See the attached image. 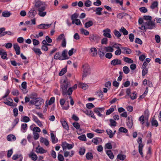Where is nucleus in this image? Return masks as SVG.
<instances>
[{
  "mask_svg": "<svg viewBox=\"0 0 161 161\" xmlns=\"http://www.w3.org/2000/svg\"><path fill=\"white\" fill-rule=\"evenodd\" d=\"M69 84V82L66 80H64L61 83L60 90L63 96L66 97L67 95H71L73 91L72 89H75L77 88V85L75 84L73 87H69L68 89V87L70 86Z\"/></svg>",
  "mask_w": 161,
  "mask_h": 161,
  "instance_id": "obj_1",
  "label": "nucleus"
},
{
  "mask_svg": "<svg viewBox=\"0 0 161 161\" xmlns=\"http://www.w3.org/2000/svg\"><path fill=\"white\" fill-rule=\"evenodd\" d=\"M44 101L43 99L40 97L33 98L30 102V105H34L36 106V108L39 109L41 108L40 107L41 105L43 103Z\"/></svg>",
  "mask_w": 161,
  "mask_h": 161,
  "instance_id": "obj_2",
  "label": "nucleus"
},
{
  "mask_svg": "<svg viewBox=\"0 0 161 161\" xmlns=\"http://www.w3.org/2000/svg\"><path fill=\"white\" fill-rule=\"evenodd\" d=\"M83 68V73L82 76V79L87 76L90 74V67L87 64H85L82 65Z\"/></svg>",
  "mask_w": 161,
  "mask_h": 161,
  "instance_id": "obj_3",
  "label": "nucleus"
},
{
  "mask_svg": "<svg viewBox=\"0 0 161 161\" xmlns=\"http://www.w3.org/2000/svg\"><path fill=\"white\" fill-rule=\"evenodd\" d=\"M67 98L65 99L64 98H61L60 99L59 103L62 108L63 110H67L69 109V101H67L66 103V101L67 98H68V97H66Z\"/></svg>",
  "mask_w": 161,
  "mask_h": 161,
  "instance_id": "obj_4",
  "label": "nucleus"
},
{
  "mask_svg": "<svg viewBox=\"0 0 161 161\" xmlns=\"http://www.w3.org/2000/svg\"><path fill=\"white\" fill-rule=\"evenodd\" d=\"M35 6L37 8L38 11L45 10V6L43 5L42 2L39 0H36L35 2Z\"/></svg>",
  "mask_w": 161,
  "mask_h": 161,
  "instance_id": "obj_5",
  "label": "nucleus"
},
{
  "mask_svg": "<svg viewBox=\"0 0 161 161\" xmlns=\"http://www.w3.org/2000/svg\"><path fill=\"white\" fill-rule=\"evenodd\" d=\"M145 23L144 27L147 29H152L155 27L154 22L152 21H146Z\"/></svg>",
  "mask_w": 161,
  "mask_h": 161,
  "instance_id": "obj_6",
  "label": "nucleus"
},
{
  "mask_svg": "<svg viewBox=\"0 0 161 161\" xmlns=\"http://www.w3.org/2000/svg\"><path fill=\"white\" fill-rule=\"evenodd\" d=\"M62 146L63 148V149L64 151L66 150L67 148L69 150L72 148L74 146V145L69 144L66 142H64L62 143Z\"/></svg>",
  "mask_w": 161,
  "mask_h": 161,
  "instance_id": "obj_7",
  "label": "nucleus"
},
{
  "mask_svg": "<svg viewBox=\"0 0 161 161\" xmlns=\"http://www.w3.org/2000/svg\"><path fill=\"white\" fill-rule=\"evenodd\" d=\"M105 110L104 107L102 108H95L94 109V112L99 117L102 116V114L100 113L103 112Z\"/></svg>",
  "mask_w": 161,
  "mask_h": 161,
  "instance_id": "obj_8",
  "label": "nucleus"
},
{
  "mask_svg": "<svg viewBox=\"0 0 161 161\" xmlns=\"http://www.w3.org/2000/svg\"><path fill=\"white\" fill-rule=\"evenodd\" d=\"M99 38V37L96 35L92 34L90 35L89 37V39L91 42L95 41L97 42Z\"/></svg>",
  "mask_w": 161,
  "mask_h": 161,
  "instance_id": "obj_9",
  "label": "nucleus"
},
{
  "mask_svg": "<svg viewBox=\"0 0 161 161\" xmlns=\"http://www.w3.org/2000/svg\"><path fill=\"white\" fill-rule=\"evenodd\" d=\"M110 64L111 65L115 66L117 65H121V61L120 60L116 58L111 61Z\"/></svg>",
  "mask_w": 161,
  "mask_h": 161,
  "instance_id": "obj_10",
  "label": "nucleus"
},
{
  "mask_svg": "<svg viewBox=\"0 0 161 161\" xmlns=\"http://www.w3.org/2000/svg\"><path fill=\"white\" fill-rule=\"evenodd\" d=\"M36 11L34 8L31 9L28 13L27 15L28 17L31 18H33L36 14Z\"/></svg>",
  "mask_w": 161,
  "mask_h": 161,
  "instance_id": "obj_11",
  "label": "nucleus"
},
{
  "mask_svg": "<svg viewBox=\"0 0 161 161\" xmlns=\"http://www.w3.org/2000/svg\"><path fill=\"white\" fill-rule=\"evenodd\" d=\"M103 35L105 37H106L109 38H111L112 36L110 34L111 32V30L110 29H107L103 30Z\"/></svg>",
  "mask_w": 161,
  "mask_h": 161,
  "instance_id": "obj_12",
  "label": "nucleus"
},
{
  "mask_svg": "<svg viewBox=\"0 0 161 161\" xmlns=\"http://www.w3.org/2000/svg\"><path fill=\"white\" fill-rule=\"evenodd\" d=\"M126 125L129 128H131L133 125L132 117H128L126 120Z\"/></svg>",
  "mask_w": 161,
  "mask_h": 161,
  "instance_id": "obj_13",
  "label": "nucleus"
},
{
  "mask_svg": "<svg viewBox=\"0 0 161 161\" xmlns=\"http://www.w3.org/2000/svg\"><path fill=\"white\" fill-rule=\"evenodd\" d=\"M36 152L37 153L43 154L47 152V151L45 150L42 147H40V145H39L38 147L36 148Z\"/></svg>",
  "mask_w": 161,
  "mask_h": 161,
  "instance_id": "obj_14",
  "label": "nucleus"
},
{
  "mask_svg": "<svg viewBox=\"0 0 161 161\" xmlns=\"http://www.w3.org/2000/svg\"><path fill=\"white\" fill-rule=\"evenodd\" d=\"M51 25L52 24H46L42 23L39 25L38 26L37 28L39 29H47L50 27Z\"/></svg>",
  "mask_w": 161,
  "mask_h": 161,
  "instance_id": "obj_15",
  "label": "nucleus"
},
{
  "mask_svg": "<svg viewBox=\"0 0 161 161\" xmlns=\"http://www.w3.org/2000/svg\"><path fill=\"white\" fill-rule=\"evenodd\" d=\"M14 48L16 52V54L19 55L20 54V47L17 43L13 45Z\"/></svg>",
  "mask_w": 161,
  "mask_h": 161,
  "instance_id": "obj_16",
  "label": "nucleus"
},
{
  "mask_svg": "<svg viewBox=\"0 0 161 161\" xmlns=\"http://www.w3.org/2000/svg\"><path fill=\"white\" fill-rule=\"evenodd\" d=\"M40 141L41 143H43L47 147L49 145V142L48 140L45 138L41 137L40 138Z\"/></svg>",
  "mask_w": 161,
  "mask_h": 161,
  "instance_id": "obj_17",
  "label": "nucleus"
},
{
  "mask_svg": "<svg viewBox=\"0 0 161 161\" xmlns=\"http://www.w3.org/2000/svg\"><path fill=\"white\" fill-rule=\"evenodd\" d=\"M120 33H122L124 35L126 36L128 34L129 32L123 26H121L119 29Z\"/></svg>",
  "mask_w": 161,
  "mask_h": 161,
  "instance_id": "obj_18",
  "label": "nucleus"
},
{
  "mask_svg": "<svg viewBox=\"0 0 161 161\" xmlns=\"http://www.w3.org/2000/svg\"><path fill=\"white\" fill-rule=\"evenodd\" d=\"M30 121V119L29 117L26 116H21L20 121L25 123H27Z\"/></svg>",
  "mask_w": 161,
  "mask_h": 161,
  "instance_id": "obj_19",
  "label": "nucleus"
},
{
  "mask_svg": "<svg viewBox=\"0 0 161 161\" xmlns=\"http://www.w3.org/2000/svg\"><path fill=\"white\" fill-rule=\"evenodd\" d=\"M54 58L56 60L59 59L61 60H64L63 58L61 56V53L59 52H58L55 54Z\"/></svg>",
  "mask_w": 161,
  "mask_h": 161,
  "instance_id": "obj_20",
  "label": "nucleus"
},
{
  "mask_svg": "<svg viewBox=\"0 0 161 161\" xmlns=\"http://www.w3.org/2000/svg\"><path fill=\"white\" fill-rule=\"evenodd\" d=\"M29 157L32 160L34 161H36L37 159V156L35 154V153L31 152L29 154Z\"/></svg>",
  "mask_w": 161,
  "mask_h": 161,
  "instance_id": "obj_21",
  "label": "nucleus"
},
{
  "mask_svg": "<svg viewBox=\"0 0 161 161\" xmlns=\"http://www.w3.org/2000/svg\"><path fill=\"white\" fill-rule=\"evenodd\" d=\"M7 138V140L9 141H15L16 139L15 136L13 134H10L8 135Z\"/></svg>",
  "mask_w": 161,
  "mask_h": 161,
  "instance_id": "obj_22",
  "label": "nucleus"
},
{
  "mask_svg": "<svg viewBox=\"0 0 161 161\" xmlns=\"http://www.w3.org/2000/svg\"><path fill=\"white\" fill-rule=\"evenodd\" d=\"M106 153L110 159H113L114 158V155L113 154V153L111 150H107L106 151Z\"/></svg>",
  "mask_w": 161,
  "mask_h": 161,
  "instance_id": "obj_23",
  "label": "nucleus"
},
{
  "mask_svg": "<svg viewBox=\"0 0 161 161\" xmlns=\"http://www.w3.org/2000/svg\"><path fill=\"white\" fill-rule=\"evenodd\" d=\"M158 2L157 1H155L153 2L150 6V8L152 9H155L158 8Z\"/></svg>",
  "mask_w": 161,
  "mask_h": 161,
  "instance_id": "obj_24",
  "label": "nucleus"
},
{
  "mask_svg": "<svg viewBox=\"0 0 161 161\" xmlns=\"http://www.w3.org/2000/svg\"><path fill=\"white\" fill-rule=\"evenodd\" d=\"M27 129V125L26 123L22 124L21 126V131L25 133Z\"/></svg>",
  "mask_w": 161,
  "mask_h": 161,
  "instance_id": "obj_25",
  "label": "nucleus"
},
{
  "mask_svg": "<svg viewBox=\"0 0 161 161\" xmlns=\"http://www.w3.org/2000/svg\"><path fill=\"white\" fill-rule=\"evenodd\" d=\"M102 141V140L101 138L97 137L93 138L92 140V142L95 145L98 144L99 142Z\"/></svg>",
  "mask_w": 161,
  "mask_h": 161,
  "instance_id": "obj_26",
  "label": "nucleus"
},
{
  "mask_svg": "<svg viewBox=\"0 0 161 161\" xmlns=\"http://www.w3.org/2000/svg\"><path fill=\"white\" fill-rule=\"evenodd\" d=\"M143 146L144 145L142 143L139 144V152L140 154L141 155V156L142 157H143L142 153V149Z\"/></svg>",
  "mask_w": 161,
  "mask_h": 161,
  "instance_id": "obj_27",
  "label": "nucleus"
},
{
  "mask_svg": "<svg viewBox=\"0 0 161 161\" xmlns=\"http://www.w3.org/2000/svg\"><path fill=\"white\" fill-rule=\"evenodd\" d=\"M52 142L55 144L56 143L58 142V139L56 138L55 136H54V134L52 132L50 134Z\"/></svg>",
  "mask_w": 161,
  "mask_h": 161,
  "instance_id": "obj_28",
  "label": "nucleus"
},
{
  "mask_svg": "<svg viewBox=\"0 0 161 161\" xmlns=\"http://www.w3.org/2000/svg\"><path fill=\"white\" fill-rule=\"evenodd\" d=\"M68 51L67 50H64L62 53V56L63 58L64 59H67L69 58V57L67 55Z\"/></svg>",
  "mask_w": 161,
  "mask_h": 161,
  "instance_id": "obj_29",
  "label": "nucleus"
},
{
  "mask_svg": "<svg viewBox=\"0 0 161 161\" xmlns=\"http://www.w3.org/2000/svg\"><path fill=\"white\" fill-rule=\"evenodd\" d=\"M61 122L63 128L67 130H69V127L66 122L65 120H64L61 121Z\"/></svg>",
  "mask_w": 161,
  "mask_h": 161,
  "instance_id": "obj_30",
  "label": "nucleus"
},
{
  "mask_svg": "<svg viewBox=\"0 0 161 161\" xmlns=\"http://www.w3.org/2000/svg\"><path fill=\"white\" fill-rule=\"evenodd\" d=\"M78 86L84 90H86L88 87V85L84 83H80L79 84Z\"/></svg>",
  "mask_w": 161,
  "mask_h": 161,
  "instance_id": "obj_31",
  "label": "nucleus"
},
{
  "mask_svg": "<svg viewBox=\"0 0 161 161\" xmlns=\"http://www.w3.org/2000/svg\"><path fill=\"white\" fill-rule=\"evenodd\" d=\"M90 51L91 53H92V56H95L97 54V49L95 47H92L90 49Z\"/></svg>",
  "mask_w": 161,
  "mask_h": 161,
  "instance_id": "obj_32",
  "label": "nucleus"
},
{
  "mask_svg": "<svg viewBox=\"0 0 161 161\" xmlns=\"http://www.w3.org/2000/svg\"><path fill=\"white\" fill-rule=\"evenodd\" d=\"M102 8L101 7H98L95 10H94V12H96V14L98 15H101L102 14L101 11L103 10Z\"/></svg>",
  "mask_w": 161,
  "mask_h": 161,
  "instance_id": "obj_33",
  "label": "nucleus"
},
{
  "mask_svg": "<svg viewBox=\"0 0 161 161\" xmlns=\"http://www.w3.org/2000/svg\"><path fill=\"white\" fill-rule=\"evenodd\" d=\"M124 61L125 62L131 64L133 63L134 61L132 60L131 58H128L127 57H125L123 58Z\"/></svg>",
  "mask_w": 161,
  "mask_h": 161,
  "instance_id": "obj_34",
  "label": "nucleus"
},
{
  "mask_svg": "<svg viewBox=\"0 0 161 161\" xmlns=\"http://www.w3.org/2000/svg\"><path fill=\"white\" fill-rule=\"evenodd\" d=\"M78 15L79 14L76 13H75L71 15V19L72 20V23L73 24H74L75 21L74 20L78 17Z\"/></svg>",
  "mask_w": 161,
  "mask_h": 161,
  "instance_id": "obj_35",
  "label": "nucleus"
},
{
  "mask_svg": "<svg viewBox=\"0 0 161 161\" xmlns=\"http://www.w3.org/2000/svg\"><path fill=\"white\" fill-rule=\"evenodd\" d=\"M20 161H22L23 157L22 156V155L21 154H15L13 155V156L12 157V159L14 160H16L18 158H20Z\"/></svg>",
  "mask_w": 161,
  "mask_h": 161,
  "instance_id": "obj_36",
  "label": "nucleus"
},
{
  "mask_svg": "<svg viewBox=\"0 0 161 161\" xmlns=\"http://www.w3.org/2000/svg\"><path fill=\"white\" fill-rule=\"evenodd\" d=\"M114 35L118 38H119L121 36V34L120 32L116 30H115L114 31Z\"/></svg>",
  "mask_w": 161,
  "mask_h": 161,
  "instance_id": "obj_37",
  "label": "nucleus"
},
{
  "mask_svg": "<svg viewBox=\"0 0 161 161\" xmlns=\"http://www.w3.org/2000/svg\"><path fill=\"white\" fill-rule=\"evenodd\" d=\"M86 157L88 160H91L93 158L92 154L91 153H87L86 154Z\"/></svg>",
  "mask_w": 161,
  "mask_h": 161,
  "instance_id": "obj_38",
  "label": "nucleus"
},
{
  "mask_svg": "<svg viewBox=\"0 0 161 161\" xmlns=\"http://www.w3.org/2000/svg\"><path fill=\"white\" fill-rule=\"evenodd\" d=\"M11 14V13L8 11H3L2 12V16L4 17H8Z\"/></svg>",
  "mask_w": 161,
  "mask_h": 161,
  "instance_id": "obj_39",
  "label": "nucleus"
},
{
  "mask_svg": "<svg viewBox=\"0 0 161 161\" xmlns=\"http://www.w3.org/2000/svg\"><path fill=\"white\" fill-rule=\"evenodd\" d=\"M104 49L105 50L106 52H113L114 50L112 47L110 46L105 47Z\"/></svg>",
  "mask_w": 161,
  "mask_h": 161,
  "instance_id": "obj_40",
  "label": "nucleus"
},
{
  "mask_svg": "<svg viewBox=\"0 0 161 161\" xmlns=\"http://www.w3.org/2000/svg\"><path fill=\"white\" fill-rule=\"evenodd\" d=\"M93 22L92 21H89L86 23L85 25V27L86 28H88L92 25Z\"/></svg>",
  "mask_w": 161,
  "mask_h": 161,
  "instance_id": "obj_41",
  "label": "nucleus"
},
{
  "mask_svg": "<svg viewBox=\"0 0 161 161\" xmlns=\"http://www.w3.org/2000/svg\"><path fill=\"white\" fill-rule=\"evenodd\" d=\"M107 134L109 136V137L110 138H112L113 136V134L112 131L110 129H107L106 131Z\"/></svg>",
  "mask_w": 161,
  "mask_h": 161,
  "instance_id": "obj_42",
  "label": "nucleus"
},
{
  "mask_svg": "<svg viewBox=\"0 0 161 161\" xmlns=\"http://www.w3.org/2000/svg\"><path fill=\"white\" fill-rule=\"evenodd\" d=\"M67 67L62 69L61 71L59 72V75L60 76H62L65 74L67 71Z\"/></svg>",
  "mask_w": 161,
  "mask_h": 161,
  "instance_id": "obj_43",
  "label": "nucleus"
},
{
  "mask_svg": "<svg viewBox=\"0 0 161 161\" xmlns=\"http://www.w3.org/2000/svg\"><path fill=\"white\" fill-rule=\"evenodd\" d=\"M119 131L120 132L124 133H127L128 132V130L125 128L121 127H120L119 129Z\"/></svg>",
  "mask_w": 161,
  "mask_h": 161,
  "instance_id": "obj_44",
  "label": "nucleus"
},
{
  "mask_svg": "<svg viewBox=\"0 0 161 161\" xmlns=\"http://www.w3.org/2000/svg\"><path fill=\"white\" fill-rule=\"evenodd\" d=\"M151 125L152 126L157 127L158 125V123L157 120L153 119L151 122Z\"/></svg>",
  "mask_w": 161,
  "mask_h": 161,
  "instance_id": "obj_45",
  "label": "nucleus"
},
{
  "mask_svg": "<svg viewBox=\"0 0 161 161\" xmlns=\"http://www.w3.org/2000/svg\"><path fill=\"white\" fill-rule=\"evenodd\" d=\"M123 70L124 73L125 74H128L130 71L128 67L126 66H124L123 68Z\"/></svg>",
  "mask_w": 161,
  "mask_h": 161,
  "instance_id": "obj_46",
  "label": "nucleus"
},
{
  "mask_svg": "<svg viewBox=\"0 0 161 161\" xmlns=\"http://www.w3.org/2000/svg\"><path fill=\"white\" fill-rule=\"evenodd\" d=\"M32 49L36 54H37L39 55H40L42 53L40 49L39 48H34Z\"/></svg>",
  "mask_w": 161,
  "mask_h": 161,
  "instance_id": "obj_47",
  "label": "nucleus"
},
{
  "mask_svg": "<svg viewBox=\"0 0 161 161\" xmlns=\"http://www.w3.org/2000/svg\"><path fill=\"white\" fill-rule=\"evenodd\" d=\"M132 95H130V97L132 100H134L136 98L137 93L136 91L133 92H132Z\"/></svg>",
  "mask_w": 161,
  "mask_h": 161,
  "instance_id": "obj_48",
  "label": "nucleus"
},
{
  "mask_svg": "<svg viewBox=\"0 0 161 161\" xmlns=\"http://www.w3.org/2000/svg\"><path fill=\"white\" fill-rule=\"evenodd\" d=\"M126 156L125 155L119 154L118 155L117 158L118 159L124 160Z\"/></svg>",
  "mask_w": 161,
  "mask_h": 161,
  "instance_id": "obj_49",
  "label": "nucleus"
},
{
  "mask_svg": "<svg viewBox=\"0 0 161 161\" xmlns=\"http://www.w3.org/2000/svg\"><path fill=\"white\" fill-rule=\"evenodd\" d=\"M109 121L110 122V124H109V125L111 126H115L117 124V122L114 120L113 119H110Z\"/></svg>",
  "mask_w": 161,
  "mask_h": 161,
  "instance_id": "obj_50",
  "label": "nucleus"
},
{
  "mask_svg": "<svg viewBox=\"0 0 161 161\" xmlns=\"http://www.w3.org/2000/svg\"><path fill=\"white\" fill-rule=\"evenodd\" d=\"M78 139L82 141H86V137L85 135H82L78 137Z\"/></svg>",
  "mask_w": 161,
  "mask_h": 161,
  "instance_id": "obj_51",
  "label": "nucleus"
},
{
  "mask_svg": "<svg viewBox=\"0 0 161 161\" xmlns=\"http://www.w3.org/2000/svg\"><path fill=\"white\" fill-rule=\"evenodd\" d=\"M44 10H41L38 11H39L38 14L41 17H44L47 14L46 12H43Z\"/></svg>",
  "mask_w": 161,
  "mask_h": 161,
  "instance_id": "obj_52",
  "label": "nucleus"
},
{
  "mask_svg": "<svg viewBox=\"0 0 161 161\" xmlns=\"http://www.w3.org/2000/svg\"><path fill=\"white\" fill-rule=\"evenodd\" d=\"M72 125L74 127H75L76 129L79 130L80 128V124L78 122H74Z\"/></svg>",
  "mask_w": 161,
  "mask_h": 161,
  "instance_id": "obj_53",
  "label": "nucleus"
},
{
  "mask_svg": "<svg viewBox=\"0 0 161 161\" xmlns=\"http://www.w3.org/2000/svg\"><path fill=\"white\" fill-rule=\"evenodd\" d=\"M86 149L84 147L80 148L79 151V153L80 155H84Z\"/></svg>",
  "mask_w": 161,
  "mask_h": 161,
  "instance_id": "obj_54",
  "label": "nucleus"
},
{
  "mask_svg": "<svg viewBox=\"0 0 161 161\" xmlns=\"http://www.w3.org/2000/svg\"><path fill=\"white\" fill-rule=\"evenodd\" d=\"M114 108H110L109 109L107 110L106 114L107 115H109L113 112H114Z\"/></svg>",
  "mask_w": 161,
  "mask_h": 161,
  "instance_id": "obj_55",
  "label": "nucleus"
},
{
  "mask_svg": "<svg viewBox=\"0 0 161 161\" xmlns=\"http://www.w3.org/2000/svg\"><path fill=\"white\" fill-rule=\"evenodd\" d=\"M86 107L88 109H91L94 107V105L92 103H88L86 104Z\"/></svg>",
  "mask_w": 161,
  "mask_h": 161,
  "instance_id": "obj_56",
  "label": "nucleus"
},
{
  "mask_svg": "<svg viewBox=\"0 0 161 161\" xmlns=\"http://www.w3.org/2000/svg\"><path fill=\"white\" fill-rule=\"evenodd\" d=\"M97 95L99 97L100 99H102L103 96V94L102 91L101 90L98 91L97 92Z\"/></svg>",
  "mask_w": 161,
  "mask_h": 161,
  "instance_id": "obj_57",
  "label": "nucleus"
},
{
  "mask_svg": "<svg viewBox=\"0 0 161 161\" xmlns=\"http://www.w3.org/2000/svg\"><path fill=\"white\" fill-rule=\"evenodd\" d=\"M139 10L141 12L144 13H146L147 11V9L145 7H142L140 8Z\"/></svg>",
  "mask_w": 161,
  "mask_h": 161,
  "instance_id": "obj_58",
  "label": "nucleus"
},
{
  "mask_svg": "<svg viewBox=\"0 0 161 161\" xmlns=\"http://www.w3.org/2000/svg\"><path fill=\"white\" fill-rule=\"evenodd\" d=\"M85 5L86 7H90L92 4V2L90 0H87L85 1Z\"/></svg>",
  "mask_w": 161,
  "mask_h": 161,
  "instance_id": "obj_59",
  "label": "nucleus"
},
{
  "mask_svg": "<svg viewBox=\"0 0 161 161\" xmlns=\"http://www.w3.org/2000/svg\"><path fill=\"white\" fill-rule=\"evenodd\" d=\"M127 14L126 13H119L117 17L119 19H121L124 16H125Z\"/></svg>",
  "mask_w": 161,
  "mask_h": 161,
  "instance_id": "obj_60",
  "label": "nucleus"
},
{
  "mask_svg": "<svg viewBox=\"0 0 161 161\" xmlns=\"http://www.w3.org/2000/svg\"><path fill=\"white\" fill-rule=\"evenodd\" d=\"M81 32L82 34L86 36H87L89 34V32L83 29L81 30Z\"/></svg>",
  "mask_w": 161,
  "mask_h": 161,
  "instance_id": "obj_61",
  "label": "nucleus"
},
{
  "mask_svg": "<svg viewBox=\"0 0 161 161\" xmlns=\"http://www.w3.org/2000/svg\"><path fill=\"white\" fill-rule=\"evenodd\" d=\"M134 34L131 33L129 35V37L130 39V42H133L134 39Z\"/></svg>",
  "mask_w": 161,
  "mask_h": 161,
  "instance_id": "obj_62",
  "label": "nucleus"
},
{
  "mask_svg": "<svg viewBox=\"0 0 161 161\" xmlns=\"http://www.w3.org/2000/svg\"><path fill=\"white\" fill-rule=\"evenodd\" d=\"M12 93L14 96H18L19 94L18 91L16 89H14Z\"/></svg>",
  "mask_w": 161,
  "mask_h": 161,
  "instance_id": "obj_63",
  "label": "nucleus"
},
{
  "mask_svg": "<svg viewBox=\"0 0 161 161\" xmlns=\"http://www.w3.org/2000/svg\"><path fill=\"white\" fill-rule=\"evenodd\" d=\"M58 158L59 161H63L64 158L63 156L61 154L58 153Z\"/></svg>",
  "mask_w": 161,
  "mask_h": 161,
  "instance_id": "obj_64",
  "label": "nucleus"
}]
</instances>
